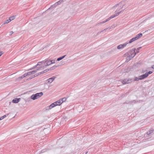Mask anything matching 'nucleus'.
<instances>
[{"instance_id": "58836bf2", "label": "nucleus", "mask_w": 154, "mask_h": 154, "mask_svg": "<svg viewBox=\"0 0 154 154\" xmlns=\"http://www.w3.org/2000/svg\"><path fill=\"white\" fill-rule=\"evenodd\" d=\"M141 48V47H140L137 48V51H139Z\"/></svg>"}, {"instance_id": "9d476101", "label": "nucleus", "mask_w": 154, "mask_h": 154, "mask_svg": "<svg viewBox=\"0 0 154 154\" xmlns=\"http://www.w3.org/2000/svg\"><path fill=\"white\" fill-rule=\"evenodd\" d=\"M147 74H146V73H145V74L143 75H142L140 76H139V79H140V80H142L147 77Z\"/></svg>"}, {"instance_id": "0eeeda50", "label": "nucleus", "mask_w": 154, "mask_h": 154, "mask_svg": "<svg viewBox=\"0 0 154 154\" xmlns=\"http://www.w3.org/2000/svg\"><path fill=\"white\" fill-rule=\"evenodd\" d=\"M128 44V43L127 42L122 44L119 45L117 46V48L118 49H120L122 48H123L125 47Z\"/></svg>"}, {"instance_id": "2eb2a0df", "label": "nucleus", "mask_w": 154, "mask_h": 154, "mask_svg": "<svg viewBox=\"0 0 154 154\" xmlns=\"http://www.w3.org/2000/svg\"><path fill=\"white\" fill-rule=\"evenodd\" d=\"M57 67V66H52V67L50 68L49 69H48V71L52 70L53 69H55Z\"/></svg>"}, {"instance_id": "f704fd0d", "label": "nucleus", "mask_w": 154, "mask_h": 154, "mask_svg": "<svg viewBox=\"0 0 154 154\" xmlns=\"http://www.w3.org/2000/svg\"><path fill=\"white\" fill-rule=\"evenodd\" d=\"M108 28H106L105 29H104V30L101 31V32H103L104 31H105V30H107L108 29Z\"/></svg>"}, {"instance_id": "f8f14e48", "label": "nucleus", "mask_w": 154, "mask_h": 154, "mask_svg": "<svg viewBox=\"0 0 154 154\" xmlns=\"http://www.w3.org/2000/svg\"><path fill=\"white\" fill-rule=\"evenodd\" d=\"M54 104H53V103H52L49 106H48L47 107V109L49 110L55 107V106L54 105Z\"/></svg>"}, {"instance_id": "473e14b6", "label": "nucleus", "mask_w": 154, "mask_h": 154, "mask_svg": "<svg viewBox=\"0 0 154 154\" xmlns=\"http://www.w3.org/2000/svg\"><path fill=\"white\" fill-rule=\"evenodd\" d=\"M37 66V65L35 66H33V67H32L31 69H34Z\"/></svg>"}, {"instance_id": "72a5a7b5", "label": "nucleus", "mask_w": 154, "mask_h": 154, "mask_svg": "<svg viewBox=\"0 0 154 154\" xmlns=\"http://www.w3.org/2000/svg\"><path fill=\"white\" fill-rule=\"evenodd\" d=\"M13 31H11L10 32V35H12L13 33Z\"/></svg>"}, {"instance_id": "412c9836", "label": "nucleus", "mask_w": 154, "mask_h": 154, "mask_svg": "<svg viewBox=\"0 0 154 154\" xmlns=\"http://www.w3.org/2000/svg\"><path fill=\"white\" fill-rule=\"evenodd\" d=\"M10 21V20H9V19H8V20H6L5 21V22H4V23H3V25H4L5 24H7V23H9Z\"/></svg>"}, {"instance_id": "4468645a", "label": "nucleus", "mask_w": 154, "mask_h": 154, "mask_svg": "<svg viewBox=\"0 0 154 154\" xmlns=\"http://www.w3.org/2000/svg\"><path fill=\"white\" fill-rule=\"evenodd\" d=\"M154 131L153 130H151L150 131H148L146 133V135H149L151 134L152 133H153V132Z\"/></svg>"}, {"instance_id": "c85d7f7f", "label": "nucleus", "mask_w": 154, "mask_h": 154, "mask_svg": "<svg viewBox=\"0 0 154 154\" xmlns=\"http://www.w3.org/2000/svg\"><path fill=\"white\" fill-rule=\"evenodd\" d=\"M42 63L41 62H38L37 64V66H40L42 64Z\"/></svg>"}, {"instance_id": "f257e3e1", "label": "nucleus", "mask_w": 154, "mask_h": 154, "mask_svg": "<svg viewBox=\"0 0 154 154\" xmlns=\"http://www.w3.org/2000/svg\"><path fill=\"white\" fill-rule=\"evenodd\" d=\"M124 11V10H122L121 11H120L118 12V13H115V14H113V15H112V16H111L109 18H107V19H106V20H105V21H103V22H100L98 24H97V25H96V26L97 25H99L100 24H101V23H106V22L109 21V20H110V19H111L112 18H114L115 17H116L117 16H118L123 11Z\"/></svg>"}, {"instance_id": "20e7f679", "label": "nucleus", "mask_w": 154, "mask_h": 154, "mask_svg": "<svg viewBox=\"0 0 154 154\" xmlns=\"http://www.w3.org/2000/svg\"><path fill=\"white\" fill-rule=\"evenodd\" d=\"M54 63V62H52V61H50V60H46V64L43 66L41 67H42V70L44 68H46L47 66H49L52 63Z\"/></svg>"}, {"instance_id": "49530a36", "label": "nucleus", "mask_w": 154, "mask_h": 154, "mask_svg": "<svg viewBox=\"0 0 154 154\" xmlns=\"http://www.w3.org/2000/svg\"><path fill=\"white\" fill-rule=\"evenodd\" d=\"M88 152H86V153H85L86 154H87V153Z\"/></svg>"}, {"instance_id": "cd10ccee", "label": "nucleus", "mask_w": 154, "mask_h": 154, "mask_svg": "<svg viewBox=\"0 0 154 154\" xmlns=\"http://www.w3.org/2000/svg\"><path fill=\"white\" fill-rule=\"evenodd\" d=\"M53 103V104H54V105L55 106L58 105L56 101Z\"/></svg>"}, {"instance_id": "4be33fe9", "label": "nucleus", "mask_w": 154, "mask_h": 154, "mask_svg": "<svg viewBox=\"0 0 154 154\" xmlns=\"http://www.w3.org/2000/svg\"><path fill=\"white\" fill-rule=\"evenodd\" d=\"M48 71V69H45L44 70L42 71L41 72V73H42V74H43L44 73L47 72Z\"/></svg>"}, {"instance_id": "a211bd4d", "label": "nucleus", "mask_w": 154, "mask_h": 154, "mask_svg": "<svg viewBox=\"0 0 154 154\" xmlns=\"http://www.w3.org/2000/svg\"><path fill=\"white\" fill-rule=\"evenodd\" d=\"M14 18L15 17L14 16H11L9 18V20L11 21L14 20Z\"/></svg>"}, {"instance_id": "bb28decb", "label": "nucleus", "mask_w": 154, "mask_h": 154, "mask_svg": "<svg viewBox=\"0 0 154 154\" xmlns=\"http://www.w3.org/2000/svg\"><path fill=\"white\" fill-rule=\"evenodd\" d=\"M27 74V72H26V73H24L23 75V77L24 78L25 77H26V76H27V75H28V74Z\"/></svg>"}, {"instance_id": "37998d69", "label": "nucleus", "mask_w": 154, "mask_h": 154, "mask_svg": "<svg viewBox=\"0 0 154 154\" xmlns=\"http://www.w3.org/2000/svg\"><path fill=\"white\" fill-rule=\"evenodd\" d=\"M152 69H154V65L152 66Z\"/></svg>"}, {"instance_id": "6e6552de", "label": "nucleus", "mask_w": 154, "mask_h": 154, "mask_svg": "<svg viewBox=\"0 0 154 154\" xmlns=\"http://www.w3.org/2000/svg\"><path fill=\"white\" fill-rule=\"evenodd\" d=\"M131 82V79H126L122 81V83L123 84H128Z\"/></svg>"}, {"instance_id": "b1692460", "label": "nucleus", "mask_w": 154, "mask_h": 154, "mask_svg": "<svg viewBox=\"0 0 154 154\" xmlns=\"http://www.w3.org/2000/svg\"><path fill=\"white\" fill-rule=\"evenodd\" d=\"M152 73V72L151 71H149L148 72H146V74H147L148 76L149 74H150Z\"/></svg>"}, {"instance_id": "aec40b11", "label": "nucleus", "mask_w": 154, "mask_h": 154, "mask_svg": "<svg viewBox=\"0 0 154 154\" xmlns=\"http://www.w3.org/2000/svg\"><path fill=\"white\" fill-rule=\"evenodd\" d=\"M35 77V75H34L32 76H31V77H29V78H28V79H26V80H30V79H32V78H34V77Z\"/></svg>"}, {"instance_id": "5701e85b", "label": "nucleus", "mask_w": 154, "mask_h": 154, "mask_svg": "<svg viewBox=\"0 0 154 154\" xmlns=\"http://www.w3.org/2000/svg\"><path fill=\"white\" fill-rule=\"evenodd\" d=\"M131 59V57H130L129 56L127 57L126 58V60L127 61H129Z\"/></svg>"}, {"instance_id": "a19ab883", "label": "nucleus", "mask_w": 154, "mask_h": 154, "mask_svg": "<svg viewBox=\"0 0 154 154\" xmlns=\"http://www.w3.org/2000/svg\"><path fill=\"white\" fill-rule=\"evenodd\" d=\"M101 32H102L101 31H100V32H98L97 33V35H99Z\"/></svg>"}, {"instance_id": "7ed1b4c3", "label": "nucleus", "mask_w": 154, "mask_h": 154, "mask_svg": "<svg viewBox=\"0 0 154 154\" xmlns=\"http://www.w3.org/2000/svg\"><path fill=\"white\" fill-rule=\"evenodd\" d=\"M142 34L140 33L137 35L134 38H132L131 39L129 42L128 43H131L132 42H134L135 41L138 39L142 36Z\"/></svg>"}, {"instance_id": "ea45409f", "label": "nucleus", "mask_w": 154, "mask_h": 154, "mask_svg": "<svg viewBox=\"0 0 154 154\" xmlns=\"http://www.w3.org/2000/svg\"><path fill=\"white\" fill-rule=\"evenodd\" d=\"M123 6H124V5H122V6H120V8L119 9V10L121 8H122L123 7Z\"/></svg>"}, {"instance_id": "f3484780", "label": "nucleus", "mask_w": 154, "mask_h": 154, "mask_svg": "<svg viewBox=\"0 0 154 154\" xmlns=\"http://www.w3.org/2000/svg\"><path fill=\"white\" fill-rule=\"evenodd\" d=\"M56 102L58 106L60 105L62 103V102H61V99H60L59 100H58L57 101H56Z\"/></svg>"}, {"instance_id": "2f4dec72", "label": "nucleus", "mask_w": 154, "mask_h": 154, "mask_svg": "<svg viewBox=\"0 0 154 154\" xmlns=\"http://www.w3.org/2000/svg\"><path fill=\"white\" fill-rule=\"evenodd\" d=\"M121 2H120L119 3V4H116L115 6H114V7H117L119 5H120L121 4Z\"/></svg>"}, {"instance_id": "dca6fc26", "label": "nucleus", "mask_w": 154, "mask_h": 154, "mask_svg": "<svg viewBox=\"0 0 154 154\" xmlns=\"http://www.w3.org/2000/svg\"><path fill=\"white\" fill-rule=\"evenodd\" d=\"M66 56V55H65L64 56H63L61 57H60L57 59V61H60L62 59H63V58L65 57Z\"/></svg>"}, {"instance_id": "f03ea898", "label": "nucleus", "mask_w": 154, "mask_h": 154, "mask_svg": "<svg viewBox=\"0 0 154 154\" xmlns=\"http://www.w3.org/2000/svg\"><path fill=\"white\" fill-rule=\"evenodd\" d=\"M43 94V93L42 92L37 93L35 94L32 95L30 98L32 100H35L41 97Z\"/></svg>"}, {"instance_id": "c9c22d12", "label": "nucleus", "mask_w": 154, "mask_h": 154, "mask_svg": "<svg viewBox=\"0 0 154 154\" xmlns=\"http://www.w3.org/2000/svg\"><path fill=\"white\" fill-rule=\"evenodd\" d=\"M131 103H136V101L135 100H133L131 102Z\"/></svg>"}, {"instance_id": "4c0bfd02", "label": "nucleus", "mask_w": 154, "mask_h": 154, "mask_svg": "<svg viewBox=\"0 0 154 154\" xmlns=\"http://www.w3.org/2000/svg\"><path fill=\"white\" fill-rule=\"evenodd\" d=\"M4 119V118H3V116H2L1 117H0V120H2V119Z\"/></svg>"}, {"instance_id": "a18cd8bd", "label": "nucleus", "mask_w": 154, "mask_h": 154, "mask_svg": "<svg viewBox=\"0 0 154 154\" xmlns=\"http://www.w3.org/2000/svg\"><path fill=\"white\" fill-rule=\"evenodd\" d=\"M139 52V51H137V52L136 53H137Z\"/></svg>"}, {"instance_id": "39448f33", "label": "nucleus", "mask_w": 154, "mask_h": 154, "mask_svg": "<svg viewBox=\"0 0 154 154\" xmlns=\"http://www.w3.org/2000/svg\"><path fill=\"white\" fill-rule=\"evenodd\" d=\"M135 50L136 48H134V49H132L129 52V57H131V58H133L136 54V53L135 51Z\"/></svg>"}, {"instance_id": "c756f323", "label": "nucleus", "mask_w": 154, "mask_h": 154, "mask_svg": "<svg viewBox=\"0 0 154 154\" xmlns=\"http://www.w3.org/2000/svg\"><path fill=\"white\" fill-rule=\"evenodd\" d=\"M24 78V77H23V75L20 76V77H19L18 79H23V78Z\"/></svg>"}, {"instance_id": "7c9ffc66", "label": "nucleus", "mask_w": 154, "mask_h": 154, "mask_svg": "<svg viewBox=\"0 0 154 154\" xmlns=\"http://www.w3.org/2000/svg\"><path fill=\"white\" fill-rule=\"evenodd\" d=\"M45 60H43L41 62L42 63V64H43L44 63H46V60H45Z\"/></svg>"}, {"instance_id": "393cba45", "label": "nucleus", "mask_w": 154, "mask_h": 154, "mask_svg": "<svg viewBox=\"0 0 154 154\" xmlns=\"http://www.w3.org/2000/svg\"><path fill=\"white\" fill-rule=\"evenodd\" d=\"M41 74H42V73H41V72H39L38 74H35V77H36V76H38V75H40Z\"/></svg>"}, {"instance_id": "79ce46f5", "label": "nucleus", "mask_w": 154, "mask_h": 154, "mask_svg": "<svg viewBox=\"0 0 154 154\" xmlns=\"http://www.w3.org/2000/svg\"><path fill=\"white\" fill-rule=\"evenodd\" d=\"M3 54L2 52H0V57Z\"/></svg>"}, {"instance_id": "a878e982", "label": "nucleus", "mask_w": 154, "mask_h": 154, "mask_svg": "<svg viewBox=\"0 0 154 154\" xmlns=\"http://www.w3.org/2000/svg\"><path fill=\"white\" fill-rule=\"evenodd\" d=\"M139 80H140V79H139V77L138 78L135 77L134 79V81H138Z\"/></svg>"}, {"instance_id": "1a4fd4ad", "label": "nucleus", "mask_w": 154, "mask_h": 154, "mask_svg": "<svg viewBox=\"0 0 154 154\" xmlns=\"http://www.w3.org/2000/svg\"><path fill=\"white\" fill-rule=\"evenodd\" d=\"M55 78L56 77H55V76H53L51 78L48 79L46 81L47 83L49 84L51 83L54 80Z\"/></svg>"}, {"instance_id": "423d86ee", "label": "nucleus", "mask_w": 154, "mask_h": 154, "mask_svg": "<svg viewBox=\"0 0 154 154\" xmlns=\"http://www.w3.org/2000/svg\"><path fill=\"white\" fill-rule=\"evenodd\" d=\"M42 67H40L38 68L37 69L35 70H33L32 71H29V72H27V74H28V75H31V74H34L36 72H37L38 71L42 70Z\"/></svg>"}, {"instance_id": "6ab92c4d", "label": "nucleus", "mask_w": 154, "mask_h": 154, "mask_svg": "<svg viewBox=\"0 0 154 154\" xmlns=\"http://www.w3.org/2000/svg\"><path fill=\"white\" fill-rule=\"evenodd\" d=\"M60 99L61 100V102L62 103L63 102H65L66 100V98L65 97H64Z\"/></svg>"}, {"instance_id": "c03bdc74", "label": "nucleus", "mask_w": 154, "mask_h": 154, "mask_svg": "<svg viewBox=\"0 0 154 154\" xmlns=\"http://www.w3.org/2000/svg\"><path fill=\"white\" fill-rule=\"evenodd\" d=\"M50 61H52V62H54V60H51Z\"/></svg>"}, {"instance_id": "9b49d317", "label": "nucleus", "mask_w": 154, "mask_h": 154, "mask_svg": "<svg viewBox=\"0 0 154 154\" xmlns=\"http://www.w3.org/2000/svg\"><path fill=\"white\" fill-rule=\"evenodd\" d=\"M20 98H16L12 100V102L14 103H17L20 101Z\"/></svg>"}, {"instance_id": "ddd939ff", "label": "nucleus", "mask_w": 154, "mask_h": 154, "mask_svg": "<svg viewBox=\"0 0 154 154\" xmlns=\"http://www.w3.org/2000/svg\"><path fill=\"white\" fill-rule=\"evenodd\" d=\"M60 1H59V2H56V3L54 5H53L51 6V7L49 8L48 9V10L50 9L51 8H54L57 5H58L60 4Z\"/></svg>"}, {"instance_id": "e433bc0d", "label": "nucleus", "mask_w": 154, "mask_h": 154, "mask_svg": "<svg viewBox=\"0 0 154 154\" xmlns=\"http://www.w3.org/2000/svg\"><path fill=\"white\" fill-rule=\"evenodd\" d=\"M8 114H6V115H5L4 116H3V118H4L7 116V115L8 116Z\"/></svg>"}]
</instances>
